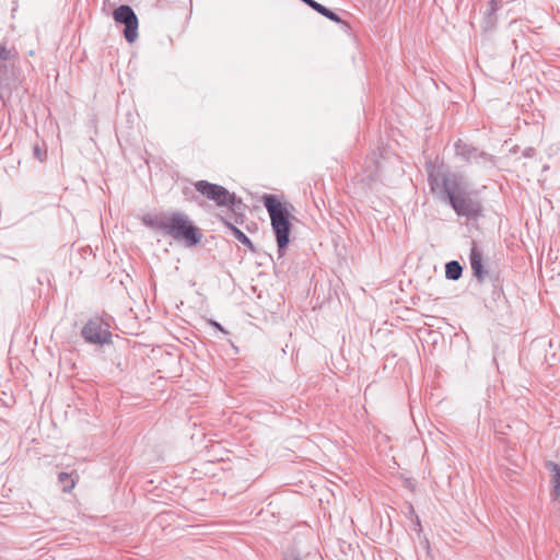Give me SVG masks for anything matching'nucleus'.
I'll use <instances>...</instances> for the list:
<instances>
[{"label":"nucleus","mask_w":560,"mask_h":560,"mask_svg":"<svg viewBox=\"0 0 560 560\" xmlns=\"http://www.w3.org/2000/svg\"><path fill=\"white\" fill-rule=\"evenodd\" d=\"M228 226L232 230L233 235L236 237V240L240 243H242L243 245L248 247L253 253L256 252L253 242L249 240V237L244 232H242L240 229L235 228L234 225H232L230 223L228 224Z\"/></svg>","instance_id":"13"},{"label":"nucleus","mask_w":560,"mask_h":560,"mask_svg":"<svg viewBox=\"0 0 560 560\" xmlns=\"http://www.w3.org/2000/svg\"><path fill=\"white\" fill-rule=\"evenodd\" d=\"M463 268L458 261L452 260L445 265V276L450 280H457L462 277Z\"/></svg>","instance_id":"11"},{"label":"nucleus","mask_w":560,"mask_h":560,"mask_svg":"<svg viewBox=\"0 0 560 560\" xmlns=\"http://www.w3.org/2000/svg\"><path fill=\"white\" fill-rule=\"evenodd\" d=\"M33 154L39 162H43L46 159V150L42 149L38 144L33 147Z\"/></svg>","instance_id":"15"},{"label":"nucleus","mask_w":560,"mask_h":560,"mask_svg":"<svg viewBox=\"0 0 560 560\" xmlns=\"http://www.w3.org/2000/svg\"><path fill=\"white\" fill-rule=\"evenodd\" d=\"M110 326L101 317H92L83 326L81 336L86 342L94 345L109 343L112 339Z\"/></svg>","instance_id":"5"},{"label":"nucleus","mask_w":560,"mask_h":560,"mask_svg":"<svg viewBox=\"0 0 560 560\" xmlns=\"http://www.w3.org/2000/svg\"><path fill=\"white\" fill-rule=\"evenodd\" d=\"M491 3H492V10H497V8L494 7V0H492Z\"/></svg>","instance_id":"19"},{"label":"nucleus","mask_w":560,"mask_h":560,"mask_svg":"<svg viewBox=\"0 0 560 560\" xmlns=\"http://www.w3.org/2000/svg\"><path fill=\"white\" fill-rule=\"evenodd\" d=\"M456 156L460 158L463 161L467 163H486L488 162L489 155L482 151H479L475 147L464 142L463 140H457L454 144Z\"/></svg>","instance_id":"8"},{"label":"nucleus","mask_w":560,"mask_h":560,"mask_svg":"<svg viewBox=\"0 0 560 560\" xmlns=\"http://www.w3.org/2000/svg\"><path fill=\"white\" fill-rule=\"evenodd\" d=\"M470 268L472 271V275L479 280L482 281L485 276L487 275V271L483 269L482 266V254L477 248L476 245H474L470 249Z\"/></svg>","instance_id":"9"},{"label":"nucleus","mask_w":560,"mask_h":560,"mask_svg":"<svg viewBox=\"0 0 560 560\" xmlns=\"http://www.w3.org/2000/svg\"><path fill=\"white\" fill-rule=\"evenodd\" d=\"M195 188L203 197L215 202L219 207H230L235 210L236 205L242 201L234 194H231L226 188L221 185L212 184L208 180H198L195 183Z\"/></svg>","instance_id":"4"},{"label":"nucleus","mask_w":560,"mask_h":560,"mask_svg":"<svg viewBox=\"0 0 560 560\" xmlns=\"http://www.w3.org/2000/svg\"><path fill=\"white\" fill-rule=\"evenodd\" d=\"M18 57L14 48H8L0 44V92L16 81L15 69L11 63Z\"/></svg>","instance_id":"7"},{"label":"nucleus","mask_w":560,"mask_h":560,"mask_svg":"<svg viewBox=\"0 0 560 560\" xmlns=\"http://www.w3.org/2000/svg\"><path fill=\"white\" fill-rule=\"evenodd\" d=\"M160 231L172 236L176 241H184L187 246H195L200 243L202 234L197 226L189 222L184 212H174L166 218V221L159 222Z\"/></svg>","instance_id":"3"},{"label":"nucleus","mask_w":560,"mask_h":560,"mask_svg":"<svg viewBox=\"0 0 560 560\" xmlns=\"http://www.w3.org/2000/svg\"><path fill=\"white\" fill-rule=\"evenodd\" d=\"M116 23L125 25L124 36L128 43H133L138 38V18L131 7L121 4L113 12Z\"/></svg>","instance_id":"6"},{"label":"nucleus","mask_w":560,"mask_h":560,"mask_svg":"<svg viewBox=\"0 0 560 560\" xmlns=\"http://www.w3.org/2000/svg\"><path fill=\"white\" fill-rule=\"evenodd\" d=\"M264 206L270 217L271 228L277 240L279 257H282L290 243L292 228L290 212L273 195L264 196Z\"/></svg>","instance_id":"2"},{"label":"nucleus","mask_w":560,"mask_h":560,"mask_svg":"<svg viewBox=\"0 0 560 560\" xmlns=\"http://www.w3.org/2000/svg\"><path fill=\"white\" fill-rule=\"evenodd\" d=\"M210 324L213 327H215L217 329H219L220 331H222L224 334H228V331L218 322L211 320Z\"/></svg>","instance_id":"17"},{"label":"nucleus","mask_w":560,"mask_h":560,"mask_svg":"<svg viewBox=\"0 0 560 560\" xmlns=\"http://www.w3.org/2000/svg\"><path fill=\"white\" fill-rule=\"evenodd\" d=\"M428 177L431 191L441 201L450 203L458 217L472 220L482 215L480 200L467 190V183L462 175L443 165H430Z\"/></svg>","instance_id":"1"},{"label":"nucleus","mask_w":560,"mask_h":560,"mask_svg":"<svg viewBox=\"0 0 560 560\" xmlns=\"http://www.w3.org/2000/svg\"><path fill=\"white\" fill-rule=\"evenodd\" d=\"M166 221V218H155V219H148V218H144L143 219V223L147 225V226H150V228H153V229H156L160 231V228L156 225V223L159 222H164Z\"/></svg>","instance_id":"16"},{"label":"nucleus","mask_w":560,"mask_h":560,"mask_svg":"<svg viewBox=\"0 0 560 560\" xmlns=\"http://www.w3.org/2000/svg\"><path fill=\"white\" fill-rule=\"evenodd\" d=\"M58 481H59V483L62 485L63 492H70L74 488V485H75L74 479L68 472H60L58 475Z\"/></svg>","instance_id":"14"},{"label":"nucleus","mask_w":560,"mask_h":560,"mask_svg":"<svg viewBox=\"0 0 560 560\" xmlns=\"http://www.w3.org/2000/svg\"><path fill=\"white\" fill-rule=\"evenodd\" d=\"M303 3H305L307 7L312 8V5L314 4L315 0H301Z\"/></svg>","instance_id":"18"},{"label":"nucleus","mask_w":560,"mask_h":560,"mask_svg":"<svg viewBox=\"0 0 560 560\" xmlns=\"http://www.w3.org/2000/svg\"><path fill=\"white\" fill-rule=\"evenodd\" d=\"M314 11H316L317 13L322 14L323 16L327 18L328 20L335 22V23H341V19L335 13L332 12L331 10H329L328 8H326L325 5L318 3L317 1L314 2V4L312 5V8Z\"/></svg>","instance_id":"12"},{"label":"nucleus","mask_w":560,"mask_h":560,"mask_svg":"<svg viewBox=\"0 0 560 560\" xmlns=\"http://www.w3.org/2000/svg\"><path fill=\"white\" fill-rule=\"evenodd\" d=\"M547 467L552 472L551 482L553 485V495L555 498H560V465L548 462Z\"/></svg>","instance_id":"10"},{"label":"nucleus","mask_w":560,"mask_h":560,"mask_svg":"<svg viewBox=\"0 0 560 560\" xmlns=\"http://www.w3.org/2000/svg\"><path fill=\"white\" fill-rule=\"evenodd\" d=\"M292 560H301L299 556H295Z\"/></svg>","instance_id":"20"}]
</instances>
